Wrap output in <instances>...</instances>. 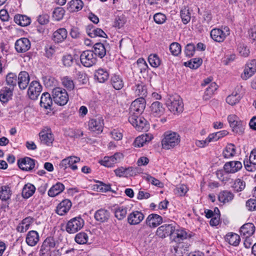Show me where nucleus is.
I'll return each mask as SVG.
<instances>
[{"label": "nucleus", "instance_id": "obj_7", "mask_svg": "<svg viewBox=\"0 0 256 256\" xmlns=\"http://www.w3.org/2000/svg\"><path fill=\"white\" fill-rule=\"evenodd\" d=\"M146 100L142 97L134 100L132 102L130 108V114H141L146 108Z\"/></svg>", "mask_w": 256, "mask_h": 256}, {"label": "nucleus", "instance_id": "obj_21", "mask_svg": "<svg viewBox=\"0 0 256 256\" xmlns=\"http://www.w3.org/2000/svg\"><path fill=\"white\" fill-rule=\"evenodd\" d=\"M39 136L40 142L48 146H50L54 140L53 134L50 130H42L40 132Z\"/></svg>", "mask_w": 256, "mask_h": 256}, {"label": "nucleus", "instance_id": "obj_46", "mask_svg": "<svg viewBox=\"0 0 256 256\" xmlns=\"http://www.w3.org/2000/svg\"><path fill=\"white\" fill-rule=\"evenodd\" d=\"M128 208L126 206H121L115 209L114 216L118 220H122L126 218L127 214Z\"/></svg>", "mask_w": 256, "mask_h": 256}, {"label": "nucleus", "instance_id": "obj_16", "mask_svg": "<svg viewBox=\"0 0 256 256\" xmlns=\"http://www.w3.org/2000/svg\"><path fill=\"white\" fill-rule=\"evenodd\" d=\"M242 167V165L241 162L234 160L226 162L223 168L226 174H234L240 170Z\"/></svg>", "mask_w": 256, "mask_h": 256}, {"label": "nucleus", "instance_id": "obj_60", "mask_svg": "<svg viewBox=\"0 0 256 256\" xmlns=\"http://www.w3.org/2000/svg\"><path fill=\"white\" fill-rule=\"evenodd\" d=\"M62 61L65 66L70 67L72 64L74 59L72 55L66 54L63 56Z\"/></svg>", "mask_w": 256, "mask_h": 256}, {"label": "nucleus", "instance_id": "obj_17", "mask_svg": "<svg viewBox=\"0 0 256 256\" xmlns=\"http://www.w3.org/2000/svg\"><path fill=\"white\" fill-rule=\"evenodd\" d=\"M30 48L29 40L26 38H20L15 42V48L17 52L24 53L27 52Z\"/></svg>", "mask_w": 256, "mask_h": 256}, {"label": "nucleus", "instance_id": "obj_55", "mask_svg": "<svg viewBox=\"0 0 256 256\" xmlns=\"http://www.w3.org/2000/svg\"><path fill=\"white\" fill-rule=\"evenodd\" d=\"M65 10L62 7H57L54 8L52 12V16L56 20H61L64 14Z\"/></svg>", "mask_w": 256, "mask_h": 256}, {"label": "nucleus", "instance_id": "obj_6", "mask_svg": "<svg viewBox=\"0 0 256 256\" xmlns=\"http://www.w3.org/2000/svg\"><path fill=\"white\" fill-rule=\"evenodd\" d=\"M80 60L82 65L86 67H90L97 62L96 55L92 50L84 51L80 56Z\"/></svg>", "mask_w": 256, "mask_h": 256}, {"label": "nucleus", "instance_id": "obj_31", "mask_svg": "<svg viewBox=\"0 0 256 256\" xmlns=\"http://www.w3.org/2000/svg\"><path fill=\"white\" fill-rule=\"evenodd\" d=\"M13 88L4 87L0 90V101L2 103L7 102L13 94Z\"/></svg>", "mask_w": 256, "mask_h": 256}, {"label": "nucleus", "instance_id": "obj_19", "mask_svg": "<svg viewBox=\"0 0 256 256\" xmlns=\"http://www.w3.org/2000/svg\"><path fill=\"white\" fill-rule=\"evenodd\" d=\"M144 216L142 212L134 210L130 213L128 216V222L130 225L139 224L144 218Z\"/></svg>", "mask_w": 256, "mask_h": 256}, {"label": "nucleus", "instance_id": "obj_52", "mask_svg": "<svg viewBox=\"0 0 256 256\" xmlns=\"http://www.w3.org/2000/svg\"><path fill=\"white\" fill-rule=\"evenodd\" d=\"M74 240L78 244H84L88 242V236L86 232H80L76 235Z\"/></svg>", "mask_w": 256, "mask_h": 256}, {"label": "nucleus", "instance_id": "obj_11", "mask_svg": "<svg viewBox=\"0 0 256 256\" xmlns=\"http://www.w3.org/2000/svg\"><path fill=\"white\" fill-rule=\"evenodd\" d=\"M42 90V86L36 80L32 81L28 90V94L31 100H36Z\"/></svg>", "mask_w": 256, "mask_h": 256}, {"label": "nucleus", "instance_id": "obj_5", "mask_svg": "<svg viewBox=\"0 0 256 256\" xmlns=\"http://www.w3.org/2000/svg\"><path fill=\"white\" fill-rule=\"evenodd\" d=\"M84 224V220L81 216L74 218L67 222L66 230L69 234L76 233L83 228Z\"/></svg>", "mask_w": 256, "mask_h": 256}, {"label": "nucleus", "instance_id": "obj_20", "mask_svg": "<svg viewBox=\"0 0 256 256\" xmlns=\"http://www.w3.org/2000/svg\"><path fill=\"white\" fill-rule=\"evenodd\" d=\"M30 76L26 71L20 72L18 77L17 84L19 88L22 90L26 89L30 82Z\"/></svg>", "mask_w": 256, "mask_h": 256}, {"label": "nucleus", "instance_id": "obj_36", "mask_svg": "<svg viewBox=\"0 0 256 256\" xmlns=\"http://www.w3.org/2000/svg\"><path fill=\"white\" fill-rule=\"evenodd\" d=\"M14 21L18 25L26 26L30 24V18L26 15L18 14L14 17Z\"/></svg>", "mask_w": 256, "mask_h": 256}, {"label": "nucleus", "instance_id": "obj_58", "mask_svg": "<svg viewBox=\"0 0 256 256\" xmlns=\"http://www.w3.org/2000/svg\"><path fill=\"white\" fill-rule=\"evenodd\" d=\"M170 50L174 56H178L181 52V46L178 42H172L170 46Z\"/></svg>", "mask_w": 256, "mask_h": 256}, {"label": "nucleus", "instance_id": "obj_57", "mask_svg": "<svg viewBox=\"0 0 256 256\" xmlns=\"http://www.w3.org/2000/svg\"><path fill=\"white\" fill-rule=\"evenodd\" d=\"M180 17L184 24H187L190 20V14L189 10L184 8L180 10Z\"/></svg>", "mask_w": 256, "mask_h": 256}, {"label": "nucleus", "instance_id": "obj_35", "mask_svg": "<svg viewBox=\"0 0 256 256\" xmlns=\"http://www.w3.org/2000/svg\"><path fill=\"white\" fill-rule=\"evenodd\" d=\"M134 89L136 95L144 98L146 96V88L142 82L138 81L137 82H136Z\"/></svg>", "mask_w": 256, "mask_h": 256}, {"label": "nucleus", "instance_id": "obj_62", "mask_svg": "<svg viewBox=\"0 0 256 256\" xmlns=\"http://www.w3.org/2000/svg\"><path fill=\"white\" fill-rule=\"evenodd\" d=\"M144 138L142 134L138 136L133 143L134 146L138 148L143 146L144 144L146 143V140H145L146 139L144 140Z\"/></svg>", "mask_w": 256, "mask_h": 256}, {"label": "nucleus", "instance_id": "obj_23", "mask_svg": "<svg viewBox=\"0 0 256 256\" xmlns=\"http://www.w3.org/2000/svg\"><path fill=\"white\" fill-rule=\"evenodd\" d=\"M72 206V204L70 200H64L58 204L56 212L58 215L64 216L69 211Z\"/></svg>", "mask_w": 256, "mask_h": 256}, {"label": "nucleus", "instance_id": "obj_10", "mask_svg": "<svg viewBox=\"0 0 256 256\" xmlns=\"http://www.w3.org/2000/svg\"><path fill=\"white\" fill-rule=\"evenodd\" d=\"M174 230L175 227L173 226L172 224H164L158 228L156 234L162 238H165L168 236H170L172 238Z\"/></svg>", "mask_w": 256, "mask_h": 256}, {"label": "nucleus", "instance_id": "obj_32", "mask_svg": "<svg viewBox=\"0 0 256 256\" xmlns=\"http://www.w3.org/2000/svg\"><path fill=\"white\" fill-rule=\"evenodd\" d=\"M94 76L98 82L103 83L108 80L109 73L106 69L100 68L95 71Z\"/></svg>", "mask_w": 256, "mask_h": 256}, {"label": "nucleus", "instance_id": "obj_1", "mask_svg": "<svg viewBox=\"0 0 256 256\" xmlns=\"http://www.w3.org/2000/svg\"><path fill=\"white\" fill-rule=\"evenodd\" d=\"M166 104L172 112L174 114H180L184 110V104L182 98L176 94L168 96Z\"/></svg>", "mask_w": 256, "mask_h": 256}, {"label": "nucleus", "instance_id": "obj_25", "mask_svg": "<svg viewBox=\"0 0 256 256\" xmlns=\"http://www.w3.org/2000/svg\"><path fill=\"white\" fill-rule=\"evenodd\" d=\"M95 220L100 222H107L110 217V212L104 208H100L95 212L94 216Z\"/></svg>", "mask_w": 256, "mask_h": 256}, {"label": "nucleus", "instance_id": "obj_39", "mask_svg": "<svg viewBox=\"0 0 256 256\" xmlns=\"http://www.w3.org/2000/svg\"><path fill=\"white\" fill-rule=\"evenodd\" d=\"M110 83L113 88L116 90H121L124 84L122 78L116 74H114L111 77Z\"/></svg>", "mask_w": 256, "mask_h": 256}, {"label": "nucleus", "instance_id": "obj_27", "mask_svg": "<svg viewBox=\"0 0 256 256\" xmlns=\"http://www.w3.org/2000/svg\"><path fill=\"white\" fill-rule=\"evenodd\" d=\"M255 232V226L252 223H246L241 226L240 233L242 237H250Z\"/></svg>", "mask_w": 256, "mask_h": 256}, {"label": "nucleus", "instance_id": "obj_64", "mask_svg": "<svg viewBox=\"0 0 256 256\" xmlns=\"http://www.w3.org/2000/svg\"><path fill=\"white\" fill-rule=\"evenodd\" d=\"M50 16L47 14H42L40 15L38 18V22L42 25L47 24L49 22Z\"/></svg>", "mask_w": 256, "mask_h": 256}, {"label": "nucleus", "instance_id": "obj_8", "mask_svg": "<svg viewBox=\"0 0 256 256\" xmlns=\"http://www.w3.org/2000/svg\"><path fill=\"white\" fill-rule=\"evenodd\" d=\"M165 112V108L162 104L156 101L152 104L150 106V117L152 120H158L156 118H160Z\"/></svg>", "mask_w": 256, "mask_h": 256}, {"label": "nucleus", "instance_id": "obj_45", "mask_svg": "<svg viewBox=\"0 0 256 256\" xmlns=\"http://www.w3.org/2000/svg\"><path fill=\"white\" fill-rule=\"evenodd\" d=\"M236 152V147L234 144H228L223 151L222 154L224 158H229L234 156Z\"/></svg>", "mask_w": 256, "mask_h": 256}, {"label": "nucleus", "instance_id": "obj_2", "mask_svg": "<svg viewBox=\"0 0 256 256\" xmlns=\"http://www.w3.org/2000/svg\"><path fill=\"white\" fill-rule=\"evenodd\" d=\"M180 141V135L176 132H166L164 134V138L162 140V148L170 150L177 146Z\"/></svg>", "mask_w": 256, "mask_h": 256}, {"label": "nucleus", "instance_id": "obj_18", "mask_svg": "<svg viewBox=\"0 0 256 256\" xmlns=\"http://www.w3.org/2000/svg\"><path fill=\"white\" fill-rule=\"evenodd\" d=\"M256 72V60H252L246 64L244 73L242 74V78L244 80H247L252 76Z\"/></svg>", "mask_w": 256, "mask_h": 256}, {"label": "nucleus", "instance_id": "obj_40", "mask_svg": "<svg viewBox=\"0 0 256 256\" xmlns=\"http://www.w3.org/2000/svg\"><path fill=\"white\" fill-rule=\"evenodd\" d=\"M94 54L96 56H98L100 58H104L106 54V49L104 44L100 42H98L95 44L94 46Z\"/></svg>", "mask_w": 256, "mask_h": 256}, {"label": "nucleus", "instance_id": "obj_48", "mask_svg": "<svg viewBox=\"0 0 256 256\" xmlns=\"http://www.w3.org/2000/svg\"><path fill=\"white\" fill-rule=\"evenodd\" d=\"M84 3L81 0H72L70 2V10L78 12L82 9Z\"/></svg>", "mask_w": 256, "mask_h": 256}, {"label": "nucleus", "instance_id": "obj_9", "mask_svg": "<svg viewBox=\"0 0 256 256\" xmlns=\"http://www.w3.org/2000/svg\"><path fill=\"white\" fill-rule=\"evenodd\" d=\"M224 31L219 29L214 28L210 32V36L214 41L218 42H222L230 34V30L227 26L224 28Z\"/></svg>", "mask_w": 256, "mask_h": 256}, {"label": "nucleus", "instance_id": "obj_24", "mask_svg": "<svg viewBox=\"0 0 256 256\" xmlns=\"http://www.w3.org/2000/svg\"><path fill=\"white\" fill-rule=\"evenodd\" d=\"M146 224L150 228H156L162 222L161 216L156 214H150L146 219Z\"/></svg>", "mask_w": 256, "mask_h": 256}, {"label": "nucleus", "instance_id": "obj_33", "mask_svg": "<svg viewBox=\"0 0 256 256\" xmlns=\"http://www.w3.org/2000/svg\"><path fill=\"white\" fill-rule=\"evenodd\" d=\"M52 100L48 92H44L40 98V106L46 109H50L52 104Z\"/></svg>", "mask_w": 256, "mask_h": 256}, {"label": "nucleus", "instance_id": "obj_61", "mask_svg": "<svg viewBox=\"0 0 256 256\" xmlns=\"http://www.w3.org/2000/svg\"><path fill=\"white\" fill-rule=\"evenodd\" d=\"M154 20L156 23L158 24H162L166 20V16L162 13H156L154 16Z\"/></svg>", "mask_w": 256, "mask_h": 256}, {"label": "nucleus", "instance_id": "obj_43", "mask_svg": "<svg viewBox=\"0 0 256 256\" xmlns=\"http://www.w3.org/2000/svg\"><path fill=\"white\" fill-rule=\"evenodd\" d=\"M187 238V233L183 230H176L173 232L172 239L178 242H180L181 240L186 239Z\"/></svg>", "mask_w": 256, "mask_h": 256}, {"label": "nucleus", "instance_id": "obj_51", "mask_svg": "<svg viewBox=\"0 0 256 256\" xmlns=\"http://www.w3.org/2000/svg\"><path fill=\"white\" fill-rule=\"evenodd\" d=\"M148 60L153 68H158L161 64V60L156 54H151L148 56Z\"/></svg>", "mask_w": 256, "mask_h": 256}, {"label": "nucleus", "instance_id": "obj_42", "mask_svg": "<svg viewBox=\"0 0 256 256\" xmlns=\"http://www.w3.org/2000/svg\"><path fill=\"white\" fill-rule=\"evenodd\" d=\"M218 85L216 82H212L204 92L203 98L205 100H208L213 95L214 92L217 90Z\"/></svg>", "mask_w": 256, "mask_h": 256}, {"label": "nucleus", "instance_id": "obj_13", "mask_svg": "<svg viewBox=\"0 0 256 256\" xmlns=\"http://www.w3.org/2000/svg\"><path fill=\"white\" fill-rule=\"evenodd\" d=\"M124 158V155L121 152H116L110 156H105L101 160V164L106 167H112L114 164L120 162Z\"/></svg>", "mask_w": 256, "mask_h": 256}, {"label": "nucleus", "instance_id": "obj_22", "mask_svg": "<svg viewBox=\"0 0 256 256\" xmlns=\"http://www.w3.org/2000/svg\"><path fill=\"white\" fill-rule=\"evenodd\" d=\"M56 246L55 240L52 237H48L43 242L41 246L40 252L42 255H44L49 252L52 248Z\"/></svg>", "mask_w": 256, "mask_h": 256}, {"label": "nucleus", "instance_id": "obj_34", "mask_svg": "<svg viewBox=\"0 0 256 256\" xmlns=\"http://www.w3.org/2000/svg\"><path fill=\"white\" fill-rule=\"evenodd\" d=\"M64 190V186L60 182H56L52 186L48 191V195L50 197H54Z\"/></svg>", "mask_w": 256, "mask_h": 256}, {"label": "nucleus", "instance_id": "obj_38", "mask_svg": "<svg viewBox=\"0 0 256 256\" xmlns=\"http://www.w3.org/2000/svg\"><path fill=\"white\" fill-rule=\"evenodd\" d=\"M12 194L10 188L7 185L0 187V199L2 201L9 200Z\"/></svg>", "mask_w": 256, "mask_h": 256}, {"label": "nucleus", "instance_id": "obj_14", "mask_svg": "<svg viewBox=\"0 0 256 256\" xmlns=\"http://www.w3.org/2000/svg\"><path fill=\"white\" fill-rule=\"evenodd\" d=\"M80 161V158L74 156H70L62 160L60 164V166L64 170L70 168L72 170H76L78 169V166L76 164L79 162Z\"/></svg>", "mask_w": 256, "mask_h": 256}, {"label": "nucleus", "instance_id": "obj_28", "mask_svg": "<svg viewBox=\"0 0 256 256\" xmlns=\"http://www.w3.org/2000/svg\"><path fill=\"white\" fill-rule=\"evenodd\" d=\"M40 240L38 233L36 230H30L27 234L26 241V244L30 246H35Z\"/></svg>", "mask_w": 256, "mask_h": 256}, {"label": "nucleus", "instance_id": "obj_44", "mask_svg": "<svg viewBox=\"0 0 256 256\" xmlns=\"http://www.w3.org/2000/svg\"><path fill=\"white\" fill-rule=\"evenodd\" d=\"M98 183L99 184H96L94 186V188L97 192H106L108 191H110L114 193H116L114 190L111 189V186L110 184H106L102 182H98Z\"/></svg>", "mask_w": 256, "mask_h": 256}, {"label": "nucleus", "instance_id": "obj_53", "mask_svg": "<svg viewBox=\"0 0 256 256\" xmlns=\"http://www.w3.org/2000/svg\"><path fill=\"white\" fill-rule=\"evenodd\" d=\"M230 126L232 128V131L236 134H242L244 128L242 126V122L238 119L235 120L234 122L230 124Z\"/></svg>", "mask_w": 256, "mask_h": 256}, {"label": "nucleus", "instance_id": "obj_54", "mask_svg": "<svg viewBox=\"0 0 256 256\" xmlns=\"http://www.w3.org/2000/svg\"><path fill=\"white\" fill-rule=\"evenodd\" d=\"M236 192H240L243 190L246 187V182L241 179L238 178L235 180L232 186Z\"/></svg>", "mask_w": 256, "mask_h": 256}, {"label": "nucleus", "instance_id": "obj_12", "mask_svg": "<svg viewBox=\"0 0 256 256\" xmlns=\"http://www.w3.org/2000/svg\"><path fill=\"white\" fill-rule=\"evenodd\" d=\"M104 120L102 117L98 116L90 120L88 122V129L96 134L101 133L104 128Z\"/></svg>", "mask_w": 256, "mask_h": 256}, {"label": "nucleus", "instance_id": "obj_63", "mask_svg": "<svg viewBox=\"0 0 256 256\" xmlns=\"http://www.w3.org/2000/svg\"><path fill=\"white\" fill-rule=\"evenodd\" d=\"M246 206L250 211H254L256 210V200L250 198L246 202Z\"/></svg>", "mask_w": 256, "mask_h": 256}, {"label": "nucleus", "instance_id": "obj_3", "mask_svg": "<svg viewBox=\"0 0 256 256\" xmlns=\"http://www.w3.org/2000/svg\"><path fill=\"white\" fill-rule=\"evenodd\" d=\"M52 96L54 102L58 105H66L69 100L66 90L62 88L57 87L52 89Z\"/></svg>", "mask_w": 256, "mask_h": 256}, {"label": "nucleus", "instance_id": "obj_47", "mask_svg": "<svg viewBox=\"0 0 256 256\" xmlns=\"http://www.w3.org/2000/svg\"><path fill=\"white\" fill-rule=\"evenodd\" d=\"M202 59L200 58H196L191 59L190 61L185 62L184 64L190 68L196 69L202 65Z\"/></svg>", "mask_w": 256, "mask_h": 256}, {"label": "nucleus", "instance_id": "obj_30", "mask_svg": "<svg viewBox=\"0 0 256 256\" xmlns=\"http://www.w3.org/2000/svg\"><path fill=\"white\" fill-rule=\"evenodd\" d=\"M234 197V194L232 192L228 190L221 191L218 194V200L223 204L232 202Z\"/></svg>", "mask_w": 256, "mask_h": 256}, {"label": "nucleus", "instance_id": "obj_4", "mask_svg": "<svg viewBox=\"0 0 256 256\" xmlns=\"http://www.w3.org/2000/svg\"><path fill=\"white\" fill-rule=\"evenodd\" d=\"M128 122L136 128L138 131L147 130L149 128L148 121L140 114L130 115Z\"/></svg>", "mask_w": 256, "mask_h": 256}, {"label": "nucleus", "instance_id": "obj_26", "mask_svg": "<svg viewBox=\"0 0 256 256\" xmlns=\"http://www.w3.org/2000/svg\"><path fill=\"white\" fill-rule=\"evenodd\" d=\"M86 32L91 38L96 36L106 38V34L100 28H94L92 25H88L86 28Z\"/></svg>", "mask_w": 256, "mask_h": 256}, {"label": "nucleus", "instance_id": "obj_29", "mask_svg": "<svg viewBox=\"0 0 256 256\" xmlns=\"http://www.w3.org/2000/svg\"><path fill=\"white\" fill-rule=\"evenodd\" d=\"M68 32L66 28H60L55 31L52 36V40L56 43L62 42L67 37Z\"/></svg>", "mask_w": 256, "mask_h": 256}, {"label": "nucleus", "instance_id": "obj_15", "mask_svg": "<svg viewBox=\"0 0 256 256\" xmlns=\"http://www.w3.org/2000/svg\"><path fill=\"white\" fill-rule=\"evenodd\" d=\"M18 165L23 171H30L35 166L36 160L29 157H24L18 160Z\"/></svg>", "mask_w": 256, "mask_h": 256}, {"label": "nucleus", "instance_id": "obj_50", "mask_svg": "<svg viewBox=\"0 0 256 256\" xmlns=\"http://www.w3.org/2000/svg\"><path fill=\"white\" fill-rule=\"evenodd\" d=\"M63 86L68 90H73L74 88V84L73 80L69 76H64L62 78Z\"/></svg>", "mask_w": 256, "mask_h": 256}, {"label": "nucleus", "instance_id": "obj_37", "mask_svg": "<svg viewBox=\"0 0 256 256\" xmlns=\"http://www.w3.org/2000/svg\"><path fill=\"white\" fill-rule=\"evenodd\" d=\"M226 241L230 245L238 246L240 242V238L239 235L234 232H229L226 236Z\"/></svg>", "mask_w": 256, "mask_h": 256}, {"label": "nucleus", "instance_id": "obj_59", "mask_svg": "<svg viewBox=\"0 0 256 256\" xmlns=\"http://www.w3.org/2000/svg\"><path fill=\"white\" fill-rule=\"evenodd\" d=\"M196 48L193 44H188L184 52L186 56L191 57L192 56L195 52Z\"/></svg>", "mask_w": 256, "mask_h": 256}, {"label": "nucleus", "instance_id": "obj_49", "mask_svg": "<svg viewBox=\"0 0 256 256\" xmlns=\"http://www.w3.org/2000/svg\"><path fill=\"white\" fill-rule=\"evenodd\" d=\"M18 77L14 73H8L6 76V83L11 88H14L17 84Z\"/></svg>", "mask_w": 256, "mask_h": 256}, {"label": "nucleus", "instance_id": "obj_56", "mask_svg": "<svg viewBox=\"0 0 256 256\" xmlns=\"http://www.w3.org/2000/svg\"><path fill=\"white\" fill-rule=\"evenodd\" d=\"M240 99V96L237 92L234 94L232 93L229 95L226 98V102L232 106H233L239 102Z\"/></svg>", "mask_w": 256, "mask_h": 256}, {"label": "nucleus", "instance_id": "obj_41", "mask_svg": "<svg viewBox=\"0 0 256 256\" xmlns=\"http://www.w3.org/2000/svg\"><path fill=\"white\" fill-rule=\"evenodd\" d=\"M36 190V188L34 185L31 184H26L22 191V196L24 198H28L33 195Z\"/></svg>", "mask_w": 256, "mask_h": 256}]
</instances>
